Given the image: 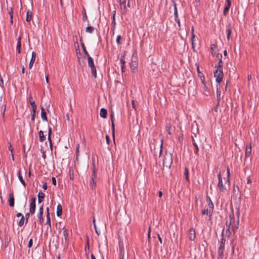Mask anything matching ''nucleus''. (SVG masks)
<instances>
[{
  "label": "nucleus",
  "mask_w": 259,
  "mask_h": 259,
  "mask_svg": "<svg viewBox=\"0 0 259 259\" xmlns=\"http://www.w3.org/2000/svg\"><path fill=\"white\" fill-rule=\"evenodd\" d=\"M100 115L103 118H106L107 116V111L105 108H102L100 110Z\"/></svg>",
  "instance_id": "nucleus-19"
},
{
  "label": "nucleus",
  "mask_w": 259,
  "mask_h": 259,
  "mask_svg": "<svg viewBox=\"0 0 259 259\" xmlns=\"http://www.w3.org/2000/svg\"><path fill=\"white\" fill-rule=\"evenodd\" d=\"M172 163V155L171 153L167 151L165 152L164 158L163 159V166L170 168Z\"/></svg>",
  "instance_id": "nucleus-1"
},
{
  "label": "nucleus",
  "mask_w": 259,
  "mask_h": 259,
  "mask_svg": "<svg viewBox=\"0 0 259 259\" xmlns=\"http://www.w3.org/2000/svg\"><path fill=\"white\" fill-rule=\"evenodd\" d=\"M163 141V139H161V144H160V151H159V157L161 156V155L162 154V152Z\"/></svg>",
  "instance_id": "nucleus-53"
},
{
  "label": "nucleus",
  "mask_w": 259,
  "mask_h": 259,
  "mask_svg": "<svg viewBox=\"0 0 259 259\" xmlns=\"http://www.w3.org/2000/svg\"><path fill=\"white\" fill-rule=\"evenodd\" d=\"M232 32L231 26L230 24L226 26V32H227V38L228 40H229L230 35Z\"/></svg>",
  "instance_id": "nucleus-21"
},
{
  "label": "nucleus",
  "mask_w": 259,
  "mask_h": 259,
  "mask_svg": "<svg viewBox=\"0 0 259 259\" xmlns=\"http://www.w3.org/2000/svg\"><path fill=\"white\" fill-rule=\"evenodd\" d=\"M97 171H92V174L91 175V180L90 182V188L93 190L94 188L96 187L97 180Z\"/></svg>",
  "instance_id": "nucleus-4"
},
{
  "label": "nucleus",
  "mask_w": 259,
  "mask_h": 259,
  "mask_svg": "<svg viewBox=\"0 0 259 259\" xmlns=\"http://www.w3.org/2000/svg\"><path fill=\"white\" fill-rule=\"evenodd\" d=\"M229 218L230 219V222H228L227 221H226V227H227V228H230V226L231 225V224H232V220L233 219H234V215L232 214H230L229 215Z\"/></svg>",
  "instance_id": "nucleus-30"
},
{
  "label": "nucleus",
  "mask_w": 259,
  "mask_h": 259,
  "mask_svg": "<svg viewBox=\"0 0 259 259\" xmlns=\"http://www.w3.org/2000/svg\"><path fill=\"white\" fill-rule=\"evenodd\" d=\"M251 143H249L245 148V158L250 156L251 152Z\"/></svg>",
  "instance_id": "nucleus-9"
},
{
  "label": "nucleus",
  "mask_w": 259,
  "mask_h": 259,
  "mask_svg": "<svg viewBox=\"0 0 259 259\" xmlns=\"http://www.w3.org/2000/svg\"><path fill=\"white\" fill-rule=\"evenodd\" d=\"M216 48H217V46L214 44H211L210 46L211 52L213 56H214L215 54V53L214 51V49Z\"/></svg>",
  "instance_id": "nucleus-43"
},
{
  "label": "nucleus",
  "mask_w": 259,
  "mask_h": 259,
  "mask_svg": "<svg viewBox=\"0 0 259 259\" xmlns=\"http://www.w3.org/2000/svg\"><path fill=\"white\" fill-rule=\"evenodd\" d=\"M120 62L121 65H125V53L121 56V58L120 59Z\"/></svg>",
  "instance_id": "nucleus-45"
},
{
  "label": "nucleus",
  "mask_w": 259,
  "mask_h": 259,
  "mask_svg": "<svg viewBox=\"0 0 259 259\" xmlns=\"http://www.w3.org/2000/svg\"><path fill=\"white\" fill-rule=\"evenodd\" d=\"M194 147V153L196 155H198V151H199V147L196 143H194L193 144Z\"/></svg>",
  "instance_id": "nucleus-35"
},
{
  "label": "nucleus",
  "mask_w": 259,
  "mask_h": 259,
  "mask_svg": "<svg viewBox=\"0 0 259 259\" xmlns=\"http://www.w3.org/2000/svg\"><path fill=\"white\" fill-rule=\"evenodd\" d=\"M9 204L11 207H14L15 199L14 197L13 192H12L9 194V198L8 200Z\"/></svg>",
  "instance_id": "nucleus-13"
},
{
  "label": "nucleus",
  "mask_w": 259,
  "mask_h": 259,
  "mask_svg": "<svg viewBox=\"0 0 259 259\" xmlns=\"http://www.w3.org/2000/svg\"><path fill=\"white\" fill-rule=\"evenodd\" d=\"M24 221H25L24 217L23 215H22V218H21V219L19 222V223H18L19 226H20V227L22 226L24 224Z\"/></svg>",
  "instance_id": "nucleus-44"
},
{
  "label": "nucleus",
  "mask_w": 259,
  "mask_h": 259,
  "mask_svg": "<svg viewBox=\"0 0 259 259\" xmlns=\"http://www.w3.org/2000/svg\"><path fill=\"white\" fill-rule=\"evenodd\" d=\"M217 57L219 59V61L218 65L215 66V68L217 70H223V62L222 59V55L221 54L218 53Z\"/></svg>",
  "instance_id": "nucleus-6"
},
{
  "label": "nucleus",
  "mask_w": 259,
  "mask_h": 259,
  "mask_svg": "<svg viewBox=\"0 0 259 259\" xmlns=\"http://www.w3.org/2000/svg\"><path fill=\"white\" fill-rule=\"evenodd\" d=\"M39 213H44V205L43 204H42L40 207H39Z\"/></svg>",
  "instance_id": "nucleus-63"
},
{
  "label": "nucleus",
  "mask_w": 259,
  "mask_h": 259,
  "mask_svg": "<svg viewBox=\"0 0 259 259\" xmlns=\"http://www.w3.org/2000/svg\"><path fill=\"white\" fill-rule=\"evenodd\" d=\"M89 249H90V246H89V240H88L87 241V244L85 246V252L87 251H89Z\"/></svg>",
  "instance_id": "nucleus-60"
},
{
  "label": "nucleus",
  "mask_w": 259,
  "mask_h": 259,
  "mask_svg": "<svg viewBox=\"0 0 259 259\" xmlns=\"http://www.w3.org/2000/svg\"><path fill=\"white\" fill-rule=\"evenodd\" d=\"M119 252H124L123 244L122 242L119 241Z\"/></svg>",
  "instance_id": "nucleus-36"
},
{
  "label": "nucleus",
  "mask_w": 259,
  "mask_h": 259,
  "mask_svg": "<svg viewBox=\"0 0 259 259\" xmlns=\"http://www.w3.org/2000/svg\"><path fill=\"white\" fill-rule=\"evenodd\" d=\"M214 76L215 77L216 82L220 85V83L223 80L224 74L223 70L215 69L214 71Z\"/></svg>",
  "instance_id": "nucleus-3"
},
{
  "label": "nucleus",
  "mask_w": 259,
  "mask_h": 259,
  "mask_svg": "<svg viewBox=\"0 0 259 259\" xmlns=\"http://www.w3.org/2000/svg\"><path fill=\"white\" fill-rule=\"evenodd\" d=\"M6 104L4 105L2 107L1 110H2V114H3V116H4V115H5V112L6 111Z\"/></svg>",
  "instance_id": "nucleus-59"
},
{
  "label": "nucleus",
  "mask_w": 259,
  "mask_h": 259,
  "mask_svg": "<svg viewBox=\"0 0 259 259\" xmlns=\"http://www.w3.org/2000/svg\"><path fill=\"white\" fill-rule=\"evenodd\" d=\"M217 97L218 105H219L221 101V90L220 85L219 87L217 85Z\"/></svg>",
  "instance_id": "nucleus-22"
},
{
  "label": "nucleus",
  "mask_w": 259,
  "mask_h": 259,
  "mask_svg": "<svg viewBox=\"0 0 259 259\" xmlns=\"http://www.w3.org/2000/svg\"><path fill=\"white\" fill-rule=\"evenodd\" d=\"M138 65V62H137L136 61H133V60L131 62V63L130 64V66H131V68L132 71L133 72H135L137 71Z\"/></svg>",
  "instance_id": "nucleus-12"
},
{
  "label": "nucleus",
  "mask_w": 259,
  "mask_h": 259,
  "mask_svg": "<svg viewBox=\"0 0 259 259\" xmlns=\"http://www.w3.org/2000/svg\"><path fill=\"white\" fill-rule=\"evenodd\" d=\"M21 36H20L17 38V45L16 47L17 51L18 54H20L21 52Z\"/></svg>",
  "instance_id": "nucleus-17"
},
{
  "label": "nucleus",
  "mask_w": 259,
  "mask_h": 259,
  "mask_svg": "<svg viewBox=\"0 0 259 259\" xmlns=\"http://www.w3.org/2000/svg\"><path fill=\"white\" fill-rule=\"evenodd\" d=\"M208 212H209V210H208V209H203L202 211V214L203 215H204V214H208Z\"/></svg>",
  "instance_id": "nucleus-62"
},
{
  "label": "nucleus",
  "mask_w": 259,
  "mask_h": 259,
  "mask_svg": "<svg viewBox=\"0 0 259 259\" xmlns=\"http://www.w3.org/2000/svg\"><path fill=\"white\" fill-rule=\"evenodd\" d=\"M80 41L81 42L80 45H81V47L82 48L83 52L84 53V54L85 56H87V57H89V56H90V55L85 49L84 43L83 42H82L81 37H80Z\"/></svg>",
  "instance_id": "nucleus-23"
},
{
  "label": "nucleus",
  "mask_w": 259,
  "mask_h": 259,
  "mask_svg": "<svg viewBox=\"0 0 259 259\" xmlns=\"http://www.w3.org/2000/svg\"><path fill=\"white\" fill-rule=\"evenodd\" d=\"M196 66H197V71L198 73V76L200 79L201 81H203L205 80V77L203 73L200 71L199 64L198 63H196Z\"/></svg>",
  "instance_id": "nucleus-14"
},
{
  "label": "nucleus",
  "mask_w": 259,
  "mask_h": 259,
  "mask_svg": "<svg viewBox=\"0 0 259 259\" xmlns=\"http://www.w3.org/2000/svg\"><path fill=\"white\" fill-rule=\"evenodd\" d=\"M88 65L91 68L96 67L94 63V60L90 56L88 57Z\"/></svg>",
  "instance_id": "nucleus-20"
},
{
  "label": "nucleus",
  "mask_w": 259,
  "mask_h": 259,
  "mask_svg": "<svg viewBox=\"0 0 259 259\" xmlns=\"http://www.w3.org/2000/svg\"><path fill=\"white\" fill-rule=\"evenodd\" d=\"M82 20L83 21H88V16L86 13V11L85 8L83 7L82 11Z\"/></svg>",
  "instance_id": "nucleus-32"
},
{
  "label": "nucleus",
  "mask_w": 259,
  "mask_h": 259,
  "mask_svg": "<svg viewBox=\"0 0 259 259\" xmlns=\"http://www.w3.org/2000/svg\"><path fill=\"white\" fill-rule=\"evenodd\" d=\"M38 134L39 141L41 142H44L46 140V137L44 135V132L42 131H40L38 132Z\"/></svg>",
  "instance_id": "nucleus-28"
},
{
  "label": "nucleus",
  "mask_w": 259,
  "mask_h": 259,
  "mask_svg": "<svg viewBox=\"0 0 259 259\" xmlns=\"http://www.w3.org/2000/svg\"><path fill=\"white\" fill-rule=\"evenodd\" d=\"M30 105L32 107V112L31 113H36L37 110V106L35 103L34 101H30Z\"/></svg>",
  "instance_id": "nucleus-26"
},
{
  "label": "nucleus",
  "mask_w": 259,
  "mask_h": 259,
  "mask_svg": "<svg viewBox=\"0 0 259 259\" xmlns=\"http://www.w3.org/2000/svg\"><path fill=\"white\" fill-rule=\"evenodd\" d=\"M62 234L64 237V239H62V244L64 246L65 248H68L69 245V230L63 227L62 228Z\"/></svg>",
  "instance_id": "nucleus-2"
},
{
  "label": "nucleus",
  "mask_w": 259,
  "mask_h": 259,
  "mask_svg": "<svg viewBox=\"0 0 259 259\" xmlns=\"http://www.w3.org/2000/svg\"><path fill=\"white\" fill-rule=\"evenodd\" d=\"M227 4L226 5L223 14L226 16L228 13L229 10L231 5V2L230 0H226Z\"/></svg>",
  "instance_id": "nucleus-11"
},
{
  "label": "nucleus",
  "mask_w": 259,
  "mask_h": 259,
  "mask_svg": "<svg viewBox=\"0 0 259 259\" xmlns=\"http://www.w3.org/2000/svg\"><path fill=\"white\" fill-rule=\"evenodd\" d=\"M106 141L107 144L108 145H109L110 143V138L109 136L107 135L106 136Z\"/></svg>",
  "instance_id": "nucleus-61"
},
{
  "label": "nucleus",
  "mask_w": 259,
  "mask_h": 259,
  "mask_svg": "<svg viewBox=\"0 0 259 259\" xmlns=\"http://www.w3.org/2000/svg\"><path fill=\"white\" fill-rule=\"evenodd\" d=\"M91 69V72H92L93 76H94V77L95 78H97V70H96V67H95L94 68H92Z\"/></svg>",
  "instance_id": "nucleus-42"
},
{
  "label": "nucleus",
  "mask_w": 259,
  "mask_h": 259,
  "mask_svg": "<svg viewBox=\"0 0 259 259\" xmlns=\"http://www.w3.org/2000/svg\"><path fill=\"white\" fill-rule=\"evenodd\" d=\"M208 205L209 207V212L212 213L214 205L211 200H210V202L208 203Z\"/></svg>",
  "instance_id": "nucleus-39"
},
{
  "label": "nucleus",
  "mask_w": 259,
  "mask_h": 259,
  "mask_svg": "<svg viewBox=\"0 0 259 259\" xmlns=\"http://www.w3.org/2000/svg\"><path fill=\"white\" fill-rule=\"evenodd\" d=\"M32 13L30 10H28L27 12L26 17V20L27 22H29L31 21V18H32Z\"/></svg>",
  "instance_id": "nucleus-29"
},
{
  "label": "nucleus",
  "mask_w": 259,
  "mask_h": 259,
  "mask_svg": "<svg viewBox=\"0 0 259 259\" xmlns=\"http://www.w3.org/2000/svg\"><path fill=\"white\" fill-rule=\"evenodd\" d=\"M175 20L178 24L179 29H181V23H180V19L179 16L175 17Z\"/></svg>",
  "instance_id": "nucleus-46"
},
{
  "label": "nucleus",
  "mask_w": 259,
  "mask_h": 259,
  "mask_svg": "<svg viewBox=\"0 0 259 259\" xmlns=\"http://www.w3.org/2000/svg\"><path fill=\"white\" fill-rule=\"evenodd\" d=\"M56 213L58 217H60L62 214V207L60 204L57 205Z\"/></svg>",
  "instance_id": "nucleus-25"
},
{
  "label": "nucleus",
  "mask_w": 259,
  "mask_h": 259,
  "mask_svg": "<svg viewBox=\"0 0 259 259\" xmlns=\"http://www.w3.org/2000/svg\"><path fill=\"white\" fill-rule=\"evenodd\" d=\"M201 82L203 85V88H204V90L207 92H209V90H208V87L206 86V83H205V80H203V81H201Z\"/></svg>",
  "instance_id": "nucleus-55"
},
{
  "label": "nucleus",
  "mask_w": 259,
  "mask_h": 259,
  "mask_svg": "<svg viewBox=\"0 0 259 259\" xmlns=\"http://www.w3.org/2000/svg\"><path fill=\"white\" fill-rule=\"evenodd\" d=\"M110 118H111V121L112 123V135L113 138H114V133H115V125H114V113L113 112H111L110 114Z\"/></svg>",
  "instance_id": "nucleus-8"
},
{
  "label": "nucleus",
  "mask_w": 259,
  "mask_h": 259,
  "mask_svg": "<svg viewBox=\"0 0 259 259\" xmlns=\"http://www.w3.org/2000/svg\"><path fill=\"white\" fill-rule=\"evenodd\" d=\"M124 252H119V259H124Z\"/></svg>",
  "instance_id": "nucleus-64"
},
{
  "label": "nucleus",
  "mask_w": 259,
  "mask_h": 259,
  "mask_svg": "<svg viewBox=\"0 0 259 259\" xmlns=\"http://www.w3.org/2000/svg\"><path fill=\"white\" fill-rule=\"evenodd\" d=\"M218 177L219 180L218 187L221 192H224L226 191V188L223 185V180L220 172L218 175Z\"/></svg>",
  "instance_id": "nucleus-5"
},
{
  "label": "nucleus",
  "mask_w": 259,
  "mask_h": 259,
  "mask_svg": "<svg viewBox=\"0 0 259 259\" xmlns=\"http://www.w3.org/2000/svg\"><path fill=\"white\" fill-rule=\"evenodd\" d=\"M43 213H38L37 215L38 220L40 224H42L44 221V218L42 217Z\"/></svg>",
  "instance_id": "nucleus-40"
},
{
  "label": "nucleus",
  "mask_w": 259,
  "mask_h": 259,
  "mask_svg": "<svg viewBox=\"0 0 259 259\" xmlns=\"http://www.w3.org/2000/svg\"><path fill=\"white\" fill-rule=\"evenodd\" d=\"M171 127V124H170V123H166L165 128V130H166V132H167V133L169 135H171V132H170Z\"/></svg>",
  "instance_id": "nucleus-33"
},
{
  "label": "nucleus",
  "mask_w": 259,
  "mask_h": 259,
  "mask_svg": "<svg viewBox=\"0 0 259 259\" xmlns=\"http://www.w3.org/2000/svg\"><path fill=\"white\" fill-rule=\"evenodd\" d=\"M224 251L222 250H218V259H223L224 257Z\"/></svg>",
  "instance_id": "nucleus-38"
},
{
  "label": "nucleus",
  "mask_w": 259,
  "mask_h": 259,
  "mask_svg": "<svg viewBox=\"0 0 259 259\" xmlns=\"http://www.w3.org/2000/svg\"><path fill=\"white\" fill-rule=\"evenodd\" d=\"M112 25H113V34L114 33V29L115 28V25H116V22H115V19L114 17H112Z\"/></svg>",
  "instance_id": "nucleus-54"
},
{
  "label": "nucleus",
  "mask_w": 259,
  "mask_h": 259,
  "mask_svg": "<svg viewBox=\"0 0 259 259\" xmlns=\"http://www.w3.org/2000/svg\"><path fill=\"white\" fill-rule=\"evenodd\" d=\"M36 208V204L33 203H30L29 211L31 214H33L35 213Z\"/></svg>",
  "instance_id": "nucleus-27"
},
{
  "label": "nucleus",
  "mask_w": 259,
  "mask_h": 259,
  "mask_svg": "<svg viewBox=\"0 0 259 259\" xmlns=\"http://www.w3.org/2000/svg\"><path fill=\"white\" fill-rule=\"evenodd\" d=\"M18 179H19V181H20V182L25 187L26 183H25V181L24 180V179L23 178V177H22V176L21 175V172L20 170H19V172H18Z\"/></svg>",
  "instance_id": "nucleus-24"
},
{
  "label": "nucleus",
  "mask_w": 259,
  "mask_h": 259,
  "mask_svg": "<svg viewBox=\"0 0 259 259\" xmlns=\"http://www.w3.org/2000/svg\"><path fill=\"white\" fill-rule=\"evenodd\" d=\"M4 241L5 247L8 246V245H9V243L10 241V239L8 236H6Z\"/></svg>",
  "instance_id": "nucleus-50"
},
{
  "label": "nucleus",
  "mask_w": 259,
  "mask_h": 259,
  "mask_svg": "<svg viewBox=\"0 0 259 259\" xmlns=\"http://www.w3.org/2000/svg\"><path fill=\"white\" fill-rule=\"evenodd\" d=\"M174 7V16L177 17L178 16V9L177 7V4L175 2H173Z\"/></svg>",
  "instance_id": "nucleus-37"
},
{
  "label": "nucleus",
  "mask_w": 259,
  "mask_h": 259,
  "mask_svg": "<svg viewBox=\"0 0 259 259\" xmlns=\"http://www.w3.org/2000/svg\"><path fill=\"white\" fill-rule=\"evenodd\" d=\"M188 238L190 240L193 241L196 238L195 230L191 228L188 231Z\"/></svg>",
  "instance_id": "nucleus-7"
},
{
  "label": "nucleus",
  "mask_w": 259,
  "mask_h": 259,
  "mask_svg": "<svg viewBox=\"0 0 259 259\" xmlns=\"http://www.w3.org/2000/svg\"><path fill=\"white\" fill-rule=\"evenodd\" d=\"M191 38H195V35L194 34V27L192 26L191 28Z\"/></svg>",
  "instance_id": "nucleus-56"
},
{
  "label": "nucleus",
  "mask_w": 259,
  "mask_h": 259,
  "mask_svg": "<svg viewBox=\"0 0 259 259\" xmlns=\"http://www.w3.org/2000/svg\"><path fill=\"white\" fill-rule=\"evenodd\" d=\"M195 41V38H193V39L191 38V39L192 48L193 51L195 52H196V51L195 49V44H194Z\"/></svg>",
  "instance_id": "nucleus-52"
},
{
  "label": "nucleus",
  "mask_w": 259,
  "mask_h": 259,
  "mask_svg": "<svg viewBox=\"0 0 259 259\" xmlns=\"http://www.w3.org/2000/svg\"><path fill=\"white\" fill-rule=\"evenodd\" d=\"M37 196H38V202L39 203H40L43 201V200L45 198V195L41 191H40L38 193Z\"/></svg>",
  "instance_id": "nucleus-18"
},
{
  "label": "nucleus",
  "mask_w": 259,
  "mask_h": 259,
  "mask_svg": "<svg viewBox=\"0 0 259 259\" xmlns=\"http://www.w3.org/2000/svg\"><path fill=\"white\" fill-rule=\"evenodd\" d=\"M224 229L222 231V238L221 239V244H224L225 245V242H226V239L224 238Z\"/></svg>",
  "instance_id": "nucleus-51"
},
{
  "label": "nucleus",
  "mask_w": 259,
  "mask_h": 259,
  "mask_svg": "<svg viewBox=\"0 0 259 259\" xmlns=\"http://www.w3.org/2000/svg\"><path fill=\"white\" fill-rule=\"evenodd\" d=\"M69 178L71 180H73L74 179L73 172L72 169L70 168L69 170Z\"/></svg>",
  "instance_id": "nucleus-48"
},
{
  "label": "nucleus",
  "mask_w": 259,
  "mask_h": 259,
  "mask_svg": "<svg viewBox=\"0 0 259 259\" xmlns=\"http://www.w3.org/2000/svg\"><path fill=\"white\" fill-rule=\"evenodd\" d=\"M41 118L43 121H48V118L47 116V113L45 108L43 107H41Z\"/></svg>",
  "instance_id": "nucleus-15"
},
{
  "label": "nucleus",
  "mask_w": 259,
  "mask_h": 259,
  "mask_svg": "<svg viewBox=\"0 0 259 259\" xmlns=\"http://www.w3.org/2000/svg\"><path fill=\"white\" fill-rule=\"evenodd\" d=\"M33 244V240L32 238L30 239L28 243V247L30 248L32 247Z\"/></svg>",
  "instance_id": "nucleus-58"
},
{
  "label": "nucleus",
  "mask_w": 259,
  "mask_h": 259,
  "mask_svg": "<svg viewBox=\"0 0 259 259\" xmlns=\"http://www.w3.org/2000/svg\"><path fill=\"white\" fill-rule=\"evenodd\" d=\"M9 14L10 15V18L13 19V12L12 8H10V10L9 11Z\"/></svg>",
  "instance_id": "nucleus-57"
},
{
  "label": "nucleus",
  "mask_w": 259,
  "mask_h": 259,
  "mask_svg": "<svg viewBox=\"0 0 259 259\" xmlns=\"http://www.w3.org/2000/svg\"><path fill=\"white\" fill-rule=\"evenodd\" d=\"M47 224H48L50 227V230L51 231V218L50 216V213H48L47 215Z\"/></svg>",
  "instance_id": "nucleus-41"
},
{
  "label": "nucleus",
  "mask_w": 259,
  "mask_h": 259,
  "mask_svg": "<svg viewBox=\"0 0 259 259\" xmlns=\"http://www.w3.org/2000/svg\"><path fill=\"white\" fill-rule=\"evenodd\" d=\"M184 175L185 177V179L187 180V181L189 183V169L188 168L186 167L184 169Z\"/></svg>",
  "instance_id": "nucleus-31"
},
{
  "label": "nucleus",
  "mask_w": 259,
  "mask_h": 259,
  "mask_svg": "<svg viewBox=\"0 0 259 259\" xmlns=\"http://www.w3.org/2000/svg\"><path fill=\"white\" fill-rule=\"evenodd\" d=\"M36 57V54L34 52H32L31 55V58L29 64V68L31 69L32 67L33 64L35 61Z\"/></svg>",
  "instance_id": "nucleus-16"
},
{
  "label": "nucleus",
  "mask_w": 259,
  "mask_h": 259,
  "mask_svg": "<svg viewBox=\"0 0 259 259\" xmlns=\"http://www.w3.org/2000/svg\"><path fill=\"white\" fill-rule=\"evenodd\" d=\"M92 168H93V171H97V170L96 167V163H95V160L94 158L92 159Z\"/></svg>",
  "instance_id": "nucleus-49"
},
{
  "label": "nucleus",
  "mask_w": 259,
  "mask_h": 259,
  "mask_svg": "<svg viewBox=\"0 0 259 259\" xmlns=\"http://www.w3.org/2000/svg\"><path fill=\"white\" fill-rule=\"evenodd\" d=\"M122 39V37L120 35H118L116 38V43L118 45H120L121 44V40Z\"/></svg>",
  "instance_id": "nucleus-47"
},
{
  "label": "nucleus",
  "mask_w": 259,
  "mask_h": 259,
  "mask_svg": "<svg viewBox=\"0 0 259 259\" xmlns=\"http://www.w3.org/2000/svg\"><path fill=\"white\" fill-rule=\"evenodd\" d=\"M116 1L119 3L121 10L123 11L124 13H125L126 12L125 0H116Z\"/></svg>",
  "instance_id": "nucleus-10"
},
{
  "label": "nucleus",
  "mask_w": 259,
  "mask_h": 259,
  "mask_svg": "<svg viewBox=\"0 0 259 259\" xmlns=\"http://www.w3.org/2000/svg\"><path fill=\"white\" fill-rule=\"evenodd\" d=\"M94 30V28L91 26H88L85 28V32L89 33H92Z\"/></svg>",
  "instance_id": "nucleus-34"
}]
</instances>
